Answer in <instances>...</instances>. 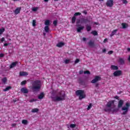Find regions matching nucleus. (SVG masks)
I'll list each match as a JSON object with an SVG mask.
<instances>
[{"instance_id":"7c9ffc66","label":"nucleus","mask_w":130,"mask_h":130,"mask_svg":"<svg viewBox=\"0 0 130 130\" xmlns=\"http://www.w3.org/2000/svg\"><path fill=\"white\" fill-rule=\"evenodd\" d=\"M22 123H23V124H28V120H22Z\"/></svg>"},{"instance_id":"603ef678","label":"nucleus","mask_w":130,"mask_h":130,"mask_svg":"<svg viewBox=\"0 0 130 130\" xmlns=\"http://www.w3.org/2000/svg\"><path fill=\"white\" fill-rule=\"evenodd\" d=\"M108 41V39H105L104 40V43H106V42H107Z\"/></svg>"},{"instance_id":"a211bd4d","label":"nucleus","mask_w":130,"mask_h":130,"mask_svg":"<svg viewBox=\"0 0 130 130\" xmlns=\"http://www.w3.org/2000/svg\"><path fill=\"white\" fill-rule=\"evenodd\" d=\"M44 92H41L40 95L38 96V99H40V100H41V99H43V98H44Z\"/></svg>"},{"instance_id":"58836bf2","label":"nucleus","mask_w":130,"mask_h":130,"mask_svg":"<svg viewBox=\"0 0 130 130\" xmlns=\"http://www.w3.org/2000/svg\"><path fill=\"white\" fill-rule=\"evenodd\" d=\"M117 32V29H114V30H113L112 31V34L114 35H115V34H116Z\"/></svg>"},{"instance_id":"de8ad7c7","label":"nucleus","mask_w":130,"mask_h":130,"mask_svg":"<svg viewBox=\"0 0 130 130\" xmlns=\"http://www.w3.org/2000/svg\"><path fill=\"white\" fill-rule=\"evenodd\" d=\"M83 14H84V15H87V14H88V12H87V11L86 10H84L83 12H82Z\"/></svg>"},{"instance_id":"39448f33","label":"nucleus","mask_w":130,"mask_h":130,"mask_svg":"<svg viewBox=\"0 0 130 130\" xmlns=\"http://www.w3.org/2000/svg\"><path fill=\"white\" fill-rule=\"evenodd\" d=\"M101 80V77L100 76H96L91 81V84H95L97 82Z\"/></svg>"},{"instance_id":"72a5a7b5","label":"nucleus","mask_w":130,"mask_h":130,"mask_svg":"<svg viewBox=\"0 0 130 130\" xmlns=\"http://www.w3.org/2000/svg\"><path fill=\"white\" fill-rule=\"evenodd\" d=\"M26 84H27V81H26V80H24V81H22V82H21V86H23V85H25Z\"/></svg>"},{"instance_id":"f257e3e1","label":"nucleus","mask_w":130,"mask_h":130,"mask_svg":"<svg viewBox=\"0 0 130 130\" xmlns=\"http://www.w3.org/2000/svg\"><path fill=\"white\" fill-rule=\"evenodd\" d=\"M31 85V90L34 93L39 92L40 91V89H41V81L39 80L34 81H32Z\"/></svg>"},{"instance_id":"bf43d9fd","label":"nucleus","mask_w":130,"mask_h":130,"mask_svg":"<svg viewBox=\"0 0 130 130\" xmlns=\"http://www.w3.org/2000/svg\"><path fill=\"white\" fill-rule=\"evenodd\" d=\"M82 40L83 41H86V40H87V39H86V38H83Z\"/></svg>"},{"instance_id":"0e129e2a","label":"nucleus","mask_w":130,"mask_h":130,"mask_svg":"<svg viewBox=\"0 0 130 130\" xmlns=\"http://www.w3.org/2000/svg\"><path fill=\"white\" fill-rule=\"evenodd\" d=\"M127 51H130V48H128L127 49Z\"/></svg>"},{"instance_id":"4be33fe9","label":"nucleus","mask_w":130,"mask_h":130,"mask_svg":"<svg viewBox=\"0 0 130 130\" xmlns=\"http://www.w3.org/2000/svg\"><path fill=\"white\" fill-rule=\"evenodd\" d=\"M121 25L123 29H126V28H127V27H128V25H127V24L125 23H122Z\"/></svg>"},{"instance_id":"a19ab883","label":"nucleus","mask_w":130,"mask_h":130,"mask_svg":"<svg viewBox=\"0 0 130 130\" xmlns=\"http://www.w3.org/2000/svg\"><path fill=\"white\" fill-rule=\"evenodd\" d=\"M70 61H71V60L70 59H66L64 60V63L66 64H68V63H70Z\"/></svg>"},{"instance_id":"13d9d810","label":"nucleus","mask_w":130,"mask_h":130,"mask_svg":"<svg viewBox=\"0 0 130 130\" xmlns=\"http://www.w3.org/2000/svg\"><path fill=\"white\" fill-rule=\"evenodd\" d=\"M114 98L115 99L118 100V98H119V97H118V96H117V95H116L115 96H114Z\"/></svg>"},{"instance_id":"5fc2aeb1","label":"nucleus","mask_w":130,"mask_h":130,"mask_svg":"<svg viewBox=\"0 0 130 130\" xmlns=\"http://www.w3.org/2000/svg\"><path fill=\"white\" fill-rule=\"evenodd\" d=\"M95 86L96 88H98L99 87V83H96Z\"/></svg>"},{"instance_id":"aec40b11","label":"nucleus","mask_w":130,"mask_h":130,"mask_svg":"<svg viewBox=\"0 0 130 130\" xmlns=\"http://www.w3.org/2000/svg\"><path fill=\"white\" fill-rule=\"evenodd\" d=\"M64 45V43L59 42L56 45L57 47H62Z\"/></svg>"},{"instance_id":"c85d7f7f","label":"nucleus","mask_w":130,"mask_h":130,"mask_svg":"<svg viewBox=\"0 0 130 130\" xmlns=\"http://www.w3.org/2000/svg\"><path fill=\"white\" fill-rule=\"evenodd\" d=\"M104 111H106V112H109V111H111V108H106L104 109Z\"/></svg>"},{"instance_id":"2eb2a0df","label":"nucleus","mask_w":130,"mask_h":130,"mask_svg":"<svg viewBox=\"0 0 130 130\" xmlns=\"http://www.w3.org/2000/svg\"><path fill=\"white\" fill-rule=\"evenodd\" d=\"M21 7H18L14 11V13L15 15H18V14H20V12H21Z\"/></svg>"},{"instance_id":"0eeeda50","label":"nucleus","mask_w":130,"mask_h":130,"mask_svg":"<svg viewBox=\"0 0 130 130\" xmlns=\"http://www.w3.org/2000/svg\"><path fill=\"white\" fill-rule=\"evenodd\" d=\"M107 7H109V8H112L113 7V0H108L106 4Z\"/></svg>"},{"instance_id":"9b49d317","label":"nucleus","mask_w":130,"mask_h":130,"mask_svg":"<svg viewBox=\"0 0 130 130\" xmlns=\"http://www.w3.org/2000/svg\"><path fill=\"white\" fill-rule=\"evenodd\" d=\"M112 104H114V101H111L108 102L106 104V107L110 108L112 106Z\"/></svg>"},{"instance_id":"f704fd0d","label":"nucleus","mask_w":130,"mask_h":130,"mask_svg":"<svg viewBox=\"0 0 130 130\" xmlns=\"http://www.w3.org/2000/svg\"><path fill=\"white\" fill-rule=\"evenodd\" d=\"M32 26H33V27H35V26H36V20H32Z\"/></svg>"},{"instance_id":"dca6fc26","label":"nucleus","mask_w":130,"mask_h":130,"mask_svg":"<svg viewBox=\"0 0 130 130\" xmlns=\"http://www.w3.org/2000/svg\"><path fill=\"white\" fill-rule=\"evenodd\" d=\"M94 42L92 41V40H90L88 43V45L90 47H94Z\"/></svg>"},{"instance_id":"2f4dec72","label":"nucleus","mask_w":130,"mask_h":130,"mask_svg":"<svg viewBox=\"0 0 130 130\" xmlns=\"http://www.w3.org/2000/svg\"><path fill=\"white\" fill-rule=\"evenodd\" d=\"M8 79H7V77H4V78L2 79V82L6 84L7 83V81Z\"/></svg>"},{"instance_id":"a878e982","label":"nucleus","mask_w":130,"mask_h":130,"mask_svg":"<svg viewBox=\"0 0 130 130\" xmlns=\"http://www.w3.org/2000/svg\"><path fill=\"white\" fill-rule=\"evenodd\" d=\"M44 30L46 33H48L49 32V26H45Z\"/></svg>"},{"instance_id":"f03ea898","label":"nucleus","mask_w":130,"mask_h":130,"mask_svg":"<svg viewBox=\"0 0 130 130\" xmlns=\"http://www.w3.org/2000/svg\"><path fill=\"white\" fill-rule=\"evenodd\" d=\"M58 96L52 97V101H53L54 102H57L66 100V93L62 94L61 92H59L58 93Z\"/></svg>"},{"instance_id":"423d86ee","label":"nucleus","mask_w":130,"mask_h":130,"mask_svg":"<svg viewBox=\"0 0 130 130\" xmlns=\"http://www.w3.org/2000/svg\"><path fill=\"white\" fill-rule=\"evenodd\" d=\"M122 75V71L121 70H116L113 73L114 77H119Z\"/></svg>"},{"instance_id":"c03bdc74","label":"nucleus","mask_w":130,"mask_h":130,"mask_svg":"<svg viewBox=\"0 0 130 130\" xmlns=\"http://www.w3.org/2000/svg\"><path fill=\"white\" fill-rule=\"evenodd\" d=\"M122 2L124 5H126V4L128 3L127 0H122Z\"/></svg>"},{"instance_id":"338daca9","label":"nucleus","mask_w":130,"mask_h":130,"mask_svg":"<svg viewBox=\"0 0 130 130\" xmlns=\"http://www.w3.org/2000/svg\"><path fill=\"white\" fill-rule=\"evenodd\" d=\"M43 35H44V36H45L46 35V33L43 32Z\"/></svg>"},{"instance_id":"cd10ccee","label":"nucleus","mask_w":130,"mask_h":130,"mask_svg":"<svg viewBox=\"0 0 130 130\" xmlns=\"http://www.w3.org/2000/svg\"><path fill=\"white\" fill-rule=\"evenodd\" d=\"M76 16H73L72 18V22L73 24H75L76 23Z\"/></svg>"},{"instance_id":"680f3d73","label":"nucleus","mask_w":130,"mask_h":130,"mask_svg":"<svg viewBox=\"0 0 130 130\" xmlns=\"http://www.w3.org/2000/svg\"><path fill=\"white\" fill-rule=\"evenodd\" d=\"M12 126H16V123L12 124Z\"/></svg>"},{"instance_id":"412c9836","label":"nucleus","mask_w":130,"mask_h":130,"mask_svg":"<svg viewBox=\"0 0 130 130\" xmlns=\"http://www.w3.org/2000/svg\"><path fill=\"white\" fill-rule=\"evenodd\" d=\"M86 28L87 32H90V31H91V29H92L91 25H86Z\"/></svg>"},{"instance_id":"473e14b6","label":"nucleus","mask_w":130,"mask_h":130,"mask_svg":"<svg viewBox=\"0 0 130 130\" xmlns=\"http://www.w3.org/2000/svg\"><path fill=\"white\" fill-rule=\"evenodd\" d=\"M79 83L80 84H81V85H85V81L84 80H80Z\"/></svg>"},{"instance_id":"6e6d98bb","label":"nucleus","mask_w":130,"mask_h":130,"mask_svg":"<svg viewBox=\"0 0 130 130\" xmlns=\"http://www.w3.org/2000/svg\"><path fill=\"white\" fill-rule=\"evenodd\" d=\"M1 42H4L5 41V38H2L1 40Z\"/></svg>"},{"instance_id":"a18cd8bd","label":"nucleus","mask_w":130,"mask_h":130,"mask_svg":"<svg viewBox=\"0 0 130 130\" xmlns=\"http://www.w3.org/2000/svg\"><path fill=\"white\" fill-rule=\"evenodd\" d=\"M35 101H36V100L32 99L29 101V102H30V103H32V102H35Z\"/></svg>"},{"instance_id":"4c0bfd02","label":"nucleus","mask_w":130,"mask_h":130,"mask_svg":"<svg viewBox=\"0 0 130 130\" xmlns=\"http://www.w3.org/2000/svg\"><path fill=\"white\" fill-rule=\"evenodd\" d=\"M37 10H38V7H34L32 9V11L33 12H36L37 11Z\"/></svg>"},{"instance_id":"4d7b16f0","label":"nucleus","mask_w":130,"mask_h":130,"mask_svg":"<svg viewBox=\"0 0 130 130\" xmlns=\"http://www.w3.org/2000/svg\"><path fill=\"white\" fill-rule=\"evenodd\" d=\"M105 52H106V49H103V53H105Z\"/></svg>"},{"instance_id":"5701e85b","label":"nucleus","mask_w":130,"mask_h":130,"mask_svg":"<svg viewBox=\"0 0 130 130\" xmlns=\"http://www.w3.org/2000/svg\"><path fill=\"white\" fill-rule=\"evenodd\" d=\"M38 111H39V109L38 108H34V109H32L31 110V112L32 113H37L38 112Z\"/></svg>"},{"instance_id":"f3484780","label":"nucleus","mask_w":130,"mask_h":130,"mask_svg":"<svg viewBox=\"0 0 130 130\" xmlns=\"http://www.w3.org/2000/svg\"><path fill=\"white\" fill-rule=\"evenodd\" d=\"M28 73L25 72H20L19 73V76H20L21 77H22L23 76H28Z\"/></svg>"},{"instance_id":"e2e57ef3","label":"nucleus","mask_w":130,"mask_h":130,"mask_svg":"<svg viewBox=\"0 0 130 130\" xmlns=\"http://www.w3.org/2000/svg\"><path fill=\"white\" fill-rule=\"evenodd\" d=\"M128 60L130 62V55L129 56V57L128 58Z\"/></svg>"},{"instance_id":"ea45409f","label":"nucleus","mask_w":130,"mask_h":130,"mask_svg":"<svg viewBox=\"0 0 130 130\" xmlns=\"http://www.w3.org/2000/svg\"><path fill=\"white\" fill-rule=\"evenodd\" d=\"M91 108H92V104L90 103L87 107V110H90Z\"/></svg>"},{"instance_id":"9d476101","label":"nucleus","mask_w":130,"mask_h":130,"mask_svg":"<svg viewBox=\"0 0 130 130\" xmlns=\"http://www.w3.org/2000/svg\"><path fill=\"white\" fill-rule=\"evenodd\" d=\"M20 91L21 93H23L24 94H27L29 93V90H28V89L26 88V87L21 88Z\"/></svg>"},{"instance_id":"20e7f679","label":"nucleus","mask_w":130,"mask_h":130,"mask_svg":"<svg viewBox=\"0 0 130 130\" xmlns=\"http://www.w3.org/2000/svg\"><path fill=\"white\" fill-rule=\"evenodd\" d=\"M130 107V103H126L125 107H123L121 109V110L123 111L121 114L122 115H125L127 114V112H128V109Z\"/></svg>"},{"instance_id":"6e6552de","label":"nucleus","mask_w":130,"mask_h":130,"mask_svg":"<svg viewBox=\"0 0 130 130\" xmlns=\"http://www.w3.org/2000/svg\"><path fill=\"white\" fill-rule=\"evenodd\" d=\"M76 27H77V31L79 33L81 32V31H82V30H83L84 28V26H81V25H79V24H77Z\"/></svg>"},{"instance_id":"393cba45","label":"nucleus","mask_w":130,"mask_h":130,"mask_svg":"<svg viewBox=\"0 0 130 130\" xmlns=\"http://www.w3.org/2000/svg\"><path fill=\"white\" fill-rule=\"evenodd\" d=\"M45 25H46V26H49V25H50V20H46L45 21Z\"/></svg>"},{"instance_id":"1a4fd4ad","label":"nucleus","mask_w":130,"mask_h":130,"mask_svg":"<svg viewBox=\"0 0 130 130\" xmlns=\"http://www.w3.org/2000/svg\"><path fill=\"white\" fill-rule=\"evenodd\" d=\"M87 23H90V20L88 19L81 18V24H87Z\"/></svg>"},{"instance_id":"864d4df0","label":"nucleus","mask_w":130,"mask_h":130,"mask_svg":"<svg viewBox=\"0 0 130 130\" xmlns=\"http://www.w3.org/2000/svg\"><path fill=\"white\" fill-rule=\"evenodd\" d=\"M83 73H84V71H83V70H81L79 71L80 75H82V74H83Z\"/></svg>"},{"instance_id":"bb28decb","label":"nucleus","mask_w":130,"mask_h":130,"mask_svg":"<svg viewBox=\"0 0 130 130\" xmlns=\"http://www.w3.org/2000/svg\"><path fill=\"white\" fill-rule=\"evenodd\" d=\"M91 34H92L94 36H96L98 35V32L96 30H93L91 32Z\"/></svg>"},{"instance_id":"4468645a","label":"nucleus","mask_w":130,"mask_h":130,"mask_svg":"<svg viewBox=\"0 0 130 130\" xmlns=\"http://www.w3.org/2000/svg\"><path fill=\"white\" fill-rule=\"evenodd\" d=\"M18 64V61L13 62L10 65V68L13 69V68H15Z\"/></svg>"},{"instance_id":"052dcab7","label":"nucleus","mask_w":130,"mask_h":130,"mask_svg":"<svg viewBox=\"0 0 130 130\" xmlns=\"http://www.w3.org/2000/svg\"><path fill=\"white\" fill-rule=\"evenodd\" d=\"M8 45H9V44L8 43L4 44V46H8Z\"/></svg>"},{"instance_id":"774afa93","label":"nucleus","mask_w":130,"mask_h":130,"mask_svg":"<svg viewBox=\"0 0 130 130\" xmlns=\"http://www.w3.org/2000/svg\"><path fill=\"white\" fill-rule=\"evenodd\" d=\"M13 102H14V103H16V102H17V101H16V100H13Z\"/></svg>"},{"instance_id":"6ab92c4d","label":"nucleus","mask_w":130,"mask_h":130,"mask_svg":"<svg viewBox=\"0 0 130 130\" xmlns=\"http://www.w3.org/2000/svg\"><path fill=\"white\" fill-rule=\"evenodd\" d=\"M118 62L120 63V64H124V59L122 58H119Z\"/></svg>"},{"instance_id":"79ce46f5","label":"nucleus","mask_w":130,"mask_h":130,"mask_svg":"<svg viewBox=\"0 0 130 130\" xmlns=\"http://www.w3.org/2000/svg\"><path fill=\"white\" fill-rule=\"evenodd\" d=\"M84 74L85 75H86V74L90 75V71H85L84 72Z\"/></svg>"},{"instance_id":"ddd939ff","label":"nucleus","mask_w":130,"mask_h":130,"mask_svg":"<svg viewBox=\"0 0 130 130\" xmlns=\"http://www.w3.org/2000/svg\"><path fill=\"white\" fill-rule=\"evenodd\" d=\"M111 70L112 71H117L118 70V67L115 65H112L110 67Z\"/></svg>"},{"instance_id":"09e8293b","label":"nucleus","mask_w":130,"mask_h":130,"mask_svg":"<svg viewBox=\"0 0 130 130\" xmlns=\"http://www.w3.org/2000/svg\"><path fill=\"white\" fill-rule=\"evenodd\" d=\"M5 56V54L1 53L0 54V57H4Z\"/></svg>"},{"instance_id":"3c124183","label":"nucleus","mask_w":130,"mask_h":130,"mask_svg":"<svg viewBox=\"0 0 130 130\" xmlns=\"http://www.w3.org/2000/svg\"><path fill=\"white\" fill-rule=\"evenodd\" d=\"M80 23H81V20L80 19H78L77 21H76V24H80Z\"/></svg>"},{"instance_id":"8fccbe9b","label":"nucleus","mask_w":130,"mask_h":130,"mask_svg":"<svg viewBox=\"0 0 130 130\" xmlns=\"http://www.w3.org/2000/svg\"><path fill=\"white\" fill-rule=\"evenodd\" d=\"M108 53V54H112L113 53V51H109Z\"/></svg>"},{"instance_id":"37998d69","label":"nucleus","mask_w":130,"mask_h":130,"mask_svg":"<svg viewBox=\"0 0 130 130\" xmlns=\"http://www.w3.org/2000/svg\"><path fill=\"white\" fill-rule=\"evenodd\" d=\"M53 25L55 26H57V20H54L53 22Z\"/></svg>"},{"instance_id":"e433bc0d","label":"nucleus","mask_w":130,"mask_h":130,"mask_svg":"<svg viewBox=\"0 0 130 130\" xmlns=\"http://www.w3.org/2000/svg\"><path fill=\"white\" fill-rule=\"evenodd\" d=\"M70 127H71V128H74V127H76V124H71L70 125Z\"/></svg>"},{"instance_id":"69168bd1","label":"nucleus","mask_w":130,"mask_h":130,"mask_svg":"<svg viewBox=\"0 0 130 130\" xmlns=\"http://www.w3.org/2000/svg\"><path fill=\"white\" fill-rule=\"evenodd\" d=\"M114 35H113L112 33H111V34L110 35V37H112V36H113Z\"/></svg>"},{"instance_id":"c9c22d12","label":"nucleus","mask_w":130,"mask_h":130,"mask_svg":"<svg viewBox=\"0 0 130 130\" xmlns=\"http://www.w3.org/2000/svg\"><path fill=\"white\" fill-rule=\"evenodd\" d=\"M77 16H81V13L80 12H76L74 14V16L76 17Z\"/></svg>"},{"instance_id":"b1692460","label":"nucleus","mask_w":130,"mask_h":130,"mask_svg":"<svg viewBox=\"0 0 130 130\" xmlns=\"http://www.w3.org/2000/svg\"><path fill=\"white\" fill-rule=\"evenodd\" d=\"M11 89H12V86H7L5 89H3V91L4 92H7V91H9V90H11Z\"/></svg>"},{"instance_id":"49530a36","label":"nucleus","mask_w":130,"mask_h":130,"mask_svg":"<svg viewBox=\"0 0 130 130\" xmlns=\"http://www.w3.org/2000/svg\"><path fill=\"white\" fill-rule=\"evenodd\" d=\"M79 62H80V59H76V60L75 61V63H78Z\"/></svg>"},{"instance_id":"c756f323","label":"nucleus","mask_w":130,"mask_h":130,"mask_svg":"<svg viewBox=\"0 0 130 130\" xmlns=\"http://www.w3.org/2000/svg\"><path fill=\"white\" fill-rule=\"evenodd\" d=\"M6 29L5 28H0V35H2L5 32Z\"/></svg>"},{"instance_id":"7ed1b4c3","label":"nucleus","mask_w":130,"mask_h":130,"mask_svg":"<svg viewBox=\"0 0 130 130\" xmlns=\"http://www.w3.org/2000/svg\"><path fill=\"white\" fill-rule=\"evenodd\" d=\"M76 96L79 97V100H82L86 98V93H85V91L81 89L77 90L75 92Z\"/></svg>"},{"instance_id":"f8f14e48","label":"nucleus","mask_w":130,"mask_h":130,"mask_svg":"<svg viewBox=\"0 0 130 130\" xmlns=\"http://www.w3.org/2000/svg\"><path fill=\"white\" fill-rule=\"evenodd\" d=\"M123 103H124V101L123 100H120L119 101L118 104V108H121V107H122V105H123Z\"/></svg>"}]
</instances>
